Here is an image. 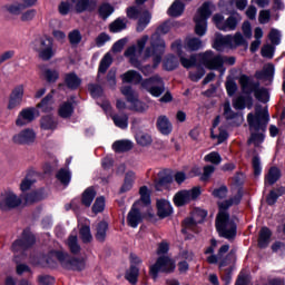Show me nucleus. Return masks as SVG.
<instances>
[{"instance_id": "1", "label": "nucleus", "mask_w": 285, "mask_h": 285, "mask_svg": "<svg viewBox=\"0 0 285 285\" xmlns=\"http://www.w3.org/2000/svg\"><path fill=\"white\" fill-rule=\"evenodd\" d=\"M247 122L250 132L247 144H254L257 147L264 142V134L266 132V126H268V111L256 108L255 114L249 112L247 115Z\"/></svg>"}, {"instance_id": "2", "label": "nucleus", "mask_w": 285, "mask_h": 285, "mask_svg": "<svg viewBox=\"0 0 285 285\" xmlns=\"http://www.w3.org/2000/svg\"><path fill=\"white\" fill-rule=\"evenodd\" d=\"M168 32H170V24L164 22L158 27L157 32L151 36V47L145 50V59L154 57V68H157L161 63V55H164V50L166 49V42L159 35H168Z\"/></svg>"}, {"instance_id": "3", "label": "nucleus", "mask_w": 285, "mask_h": 285, "mask_svg": "<svg viewBox=\"0 0 285 285\" xmlns=\"http://www.w3.org/2000/svg\"><path fill=\"white\" fill-rule=\"evenodd\" d=\"M216 229L220 237H225V239H235L237 235V225L230 220V215L226 212L218 213L216 217Z\"/></svg>"}, {"instance_id": "4", "label": "nucleus", "mask_w": 285, "mask_h": 285, "mask_svg": "<svg viewBox=\"0 0 285 285\" xmlns=\"http://www.w3.org/2000/svg\"><path fill=\"white\" fill-rule=\"evenodd\" d=\"M210 8H213V3L204 2L202 7L198 9L196 16L194 17V21L196 23L195 33L198 37H204V35H206V30L208 28L207 21L210 14H213V11L210 10Z\"/></svg>"}, {"instance_id": "5", "label": "nucleus", "mask_w": 285, "mask_h": 285, "mask_svg": "<svg viewBox=\"0 0 285 285\" xmlns=\"http://www.w3.org/2000/svg\"><path fill=\"white\" fill-rule=\"evenodd\" d=\"M244 43H246L244 36H242L239 32H236L234 36H218L215 39L214 48L218 52H224L225 48H237L239 46H244Z\"/></svg>"}, {"instance_id": "6", "label": "nucleus", "mask_w": 285, "mask_h": 285, "mask_svg": "<svg viewBox=\"0 0 285 285\" xmlns=\"http://www.w3.org/2000/svg\"><path fill=\"white\" fill-rule=\"evenodd\" d=\"M230 246L229 245H223L219 249L217 255L213 254L209 257H207L208 264H217L219 262V268L222 273V279L226 282V284L230 283V269L226 268L223 269L225 266H228V261L227 258H224V255L228 253Z\"/></svg>"}, {"instance_id": "7", "label": "nucleus", "mask_w": 285, "mask_h": 285, "mask_svg": "<svg viewBox=\"0 0 285 285\" xmlns=\"http://www.w3.org/2000/svg\"><path fill=\"white\" fill-rule=\"evenodd\" d=\"M213 21L218 30L233 32V30H237V26L242 21V16L239 13H233L225 20L222 13H216L213 17Z\"/></svg>"}, {"instance_id": "8", "label": "nucleus", "mask_w": 285, "mask_h": 285, "mask_svg": "<svg viewBox=\"0 0 285 285\" xmlns=\"http://www.w3.org/2000/svg\"><path fill=\"white\" fill-rule=\"evenodd\" d=\"M36 50L39 59L42 61H50V59L57 55V49H55V40L48 36H45L37 41Z\"/></svg>"}, {"instance_id": "9", "label": "nucleus", "mask_w": 285, "mask_h": 285, "mask_svg": "<svg viewBox=\"0 0 285 285\" xmlns=\"http://www.w3.org/2000/svg\"><path fill=\"white\" fill-rule=\"evenodd\" d=\"M175 271V262L166 256H159L154 265L150 266L149 274L156 279L159 273H173Z\"/></svg>"}, {"instance_id": "10", "label": "nucleus", "mask_w": 285, "mask_h": 285, "mask_svg": "<svg viewBox=\"0 0 285 285\" xmlns=\"http://www.w3.org/2000/svg\"><path fill=\"white\" fill-rule=\"evenodd\" d=\"M200 63L208 68V70H219L224 67V57L222 55H215L213 51H206L198 56Z\"/></svg>"}, {"instance_id": "11", "label": "nucleus", "mask_w": 285, "mask_h": 285, "mask_svg": "<svg viewBox=\"0 0 285 285\" xmlns=\"http://www.w3.org/2000/svg\"><path fill=\"white\" fill-rule=\"evenodd\" d=\"M141 87L150 92L153 97H161L166 92V87L164 86V80L159 76H154L141 82Z\"/></svg>"}, {"instance_id": "12", "label": "nucleus", "mask_w": 285, "mask_h": 285, "mask_svg": "<svg viewBox=\"0 0 285 285\" xmlns=\"http://www.w3.org/2000/svg\"><path fill=\"white\" fill-rule=\"evenodd\" d=\"M62 268L67 271H83L86 269V259L83 257L77 258L68 254H58Z\"/></svg>"}, {"instance_id": "13", "label": "nucleus", "mask_w": 285, "mask_h": 285, "mask_svg": "<svg viewBox=\"0 0 285 285\" xmlns=\"http://www.w3.org/2000/svg\"><path fill=\"white\" fill-rule=\"evenodd\" d=\"M200 195L202 189L199 187H194L190 190H180L174 196V204L176 206H186V204L197 199Z\"/></svg>"}, {"instance_id": "14", "label": "nucleus", "mask_w": 285, "mask_h": 285, "mask_svg": "<svg viewBox=\"0 0 285 285\" xmlns=\"http://www.w3.org/2000/svg\"><path fill=\"white\" fill-rule=\"evenodd\" d=\"M35 245V235L30 232H23L22 233V238L16 240L11 248L13 253H21L23 250H28L30 246Z\"/></svg>"}, {"instance_id": "15", "label": "nucleus", "mask_w": 285, "mask_h": 285, "mask_svg": "<svg viewBox=\"0 0 285 285\" xmlns=\"http://www.w3.org/2000/svg\"><path fill=\"white\" fill-rule=\"evenodd\" d=\"M171 50L178 55L184 68H193V66L197 63V55H191L189 58L184 57V52L181 51V40L174 41L171 43Z\"/></svg>"}, {"instance_id": "16", "label": "nucleus", "mask_w": 285, "mask_h": 285, "mask_svg": "<svg viewBox=\"0 0 285 285\" xmlns=\"http://www.w3.org/2000/svg\"><path fill=\"white\" fill-rule=\"evenodd\" d=\"M21 206V198L12 191L6 193L0 199V210H12Z\"/></svg>"}, {"instance_id": "17", "label": "nucleus", "mask_w": 285, "mask_h": 285, "mask_svg": "<svg viewBox=\"0 0 285 285\" xmlns=\"http://www.w3.org/2000/svg\"><path fill=\"white\" fill-rule=\"evenodd\" d=\"M71 3L78 14L97 10V0H71Z\"/></svg>"}, {"instance_id": "18", "label": "nucleus", "mask_w": 285, "mask_h": 285, "mask_svg": "<svg viewBox=\"0 0 285 285\" xmlns=\"http://www.w3.org/2000/svg\"><path fill=\"white\" fill-rule=\"evenodd\" d=\"M81 86V78L75 72H69L65 75V83H59V90H66V87L69 90H77Z\"/></svg>"}, {"instance_id": "19", "label": "nucleus", "mask_w": 285, "mask_h": 285, "mask_svg": "<svg viewBox=\"0 0 285 285\" xmlns=\"http://www.w3.org/2000/svg\"><path fill=\"white\" fill-rule=\"evenodd\" d=\"M196 214L199 215L200 219L197 220L195 218H186L183 222L181 233H188V230H193L195 233L197 229V225L202 224L208 215V213H206V210H198V212H196Z\"/></svg>"}, {"instance_id": "20", "label": "nucleus", "mask_w": 285, "mask_h": 285, "mask_svg": "<svg viewBox=\"0 0 285 285\" xmlns=\"http://www.w3.org/2000/svg\"><path fill=\"white\" fill-rule=\"evenodd\" d=\"M239 83L245 95H253V92H255L259 86V82L253 80L246 75L240 76Z\"/></svg>"}, {"instance_id": "21", "label": "nucleus", "mask_w": 285, "mask_h": 285, "mask_svg": "<svg viewBox=\"0 0 285 285\" xmlns=\"http://www.w3.org/2000/svg\"><path fill=\"white\" fill-rule=\"evenodd\" d=\"M121 94L126 96L127 101L134 106L135 110H141V101H139V96L132 90V87H122Z\"/></svg>"}, {"instance_id": "22", "label": "nucleus", "mask_w": 285, "mask_h": 285, "mask_svg": "<svg viewBox=\"0 0 285 285\" xmlns=\"http://www.w3.org/2000/svg\"><path fill=\"white\" fill-rule=\"evenodd\" d=\"M37 139V134L32 129H24L13 136L14 144H32Z\"/></svg>"}, {"instance_id": "23", "label": "nucleus", "mask_w": 285, "mask_h": 285, "mask_svg": "<svg viewBox=\"0 0 285 285\" xmlns=\"http://www.w3.org/2000/svg\"><path fill=\"white\" fill-rule=\"evenodd\" d=\"M141 222H144V216H141V212L137 209L134 204L127 215L128 226H130L131 228H137L139 224H141Z\"/></svg>"}, {"instance_id": "24", "label": "nucleus", "mask_w": 285, "mask_h": 285, "mask_svg": "<svg viewBox=\"0 0 285 285\" xmlns=\"http://www.w3.org/2000/svg\"><path fill=\"white\" fill-rule=\"evenodd\" d=\"M23 99V87L19 86L11 92L10 100L8 108L9 110H12L13 108H17V106H21V101Z\"/></svg>"}, {"instance_id": "25", "label": "nucleus", "mask_w": 285, "mask_h": 285, "mask_svg": "<svg viewBox=\"0 0 285 285\" xmlns=\"http://www.w3.org/2000/svg\"><path fill=\"white\" fill-rule=\"evenodd\" d=\"M31 121H35V108L23 109L17 120L16 124L18 126H26L27 124H30Z\"/></svg>"}, {"instance_id": "26", "label": "nucleus", "mask_w": 285, "mask_h": 285, "mask_svg": "<svg viewBox=\"0 0 285 285\" xmlns=\"http://www.w3.org/2000/svg\"><path fill=\"white\" fill-rule=\"evenodd\" d=\"M156 126L161 135H170L173 132V124L167 116H159Z\"/></svg>"}, {"instance_id": "27", "label": "nucleus", "mask_w": 285, "mask_h": 285, "mask_svg": "<svg viewBox=\"0 0 285 285\" xmlns=\"http://www.w3.org/2000/svg\"><path fill=\"white\" fill-rule=\"evenodd\" d=\"M157 215L160 219H166L173 215V207L168 200H158L157 202Z\"/></svg>"}, {"instance_id": "28", "label": "nucleus", "mask_w": 285, "mask_h": 285, "mask_svg": "<svg viewBox=\"0 0 285 285\" xmlns=\"http://www.w3.org/2000/svg\"><path fill=\"white\" fill-rule=\"evenodd\" d=\"M240 202H242V191L238 190V193L234 197L218 203V208H219L218 213H226V210H228L230 206H237V204H239Z\"/></svg>"}, {"instance_id": "29", "label": "nucleus", "mask_w": 285, "mask_h": 285, "mask_svg": "<svg viewBox=\"0 0 285 285\" xmlns=\"http://www.w3.org/2000/svg\"><path fill=\"white\" fill-rule=\"evenodd\" d=\"M58 115L61 119H70L75 115V106L70 101H63L58 107Z\"/></svg>"}, {"instance_id": "30", "label": "nucleus", "mask_w": 285, "mask_h": 285, "mask_svg": "<svg viewBox=\"0 0 285 285\" xmlns=\"http://www.w3.org/2000/svg\"><path fill=\"white\" fill-rule=\"evenodd\" d=\"M95 197H97V190H95V187H88L81 195L82 206L90 208L92 202H95Z\"/></svg>"}, {"instance_id": "31", "label": "nucleus", "mask_w": 285, "mask_h": 285, "mask_svg": "<svg viewBox=\"0 0 285 285\" xmlns=\"http://www.w3.org/2000/svg\"><path fill=\"white\" fill-rule=\"evenodd\" d=\"M273 233L268 227H263L259 232L258 236V247L259 248H267L268 245L271 244V237Z\"/></svg>"}, {"instance_id": "32", "label": "nucleus", "mask_w": 285, "mask_h": 285, "mask_svg": "<svg viewBox=\"0 0 285 285\" xmlns=\"http://www.w3.org/2000/svg\"><path fill=\"white\" fill-rule=\"evenodd\" d=\"M173 183V176L166 173H159L158 179L155 180V188L156 190H164L168 184Z\"/></svg>"}, {"instance_id": "33", "label": "nucleus", "mask_w": 285, "mask_h": 285, "mask_svg": "<svg viewBox=\"0 0 285 285\" xmlns=\"http://www.w3.org/2000/svg\"><path fill=\"white\" fill-rule=\"evenodd\" d=\"M275 73V66L272 63L265 65L263 70L256 71L255 77L256 79H273V75Z\"/></svg>"}, {"instance_id": "34", "label": "nucleus", "mask_w": 285, "mask_h": 285, "mask_svg": "<svg viewBox=\"0 0 285 285\" xmlns=\"http://www.w3.org/2000/svg\"><path fill=\"white\" fill-rule=\"evenodd\" d=\"M108 233V224L104 220L99 222L96 225V239L97 242L104 243L106 242V235Z\"/></svg>"}, {"instance_id": "35", "label": "nucleus", "mask_w": 285, "mask_h": 285, "mask_svg": "<svg viewBox=\"0 0 285 285\" xmlns=\"http://www.w3.org/2000/svg\"><path fill=\"white\" fill-rule=\"evenodd\" d=\"M203 42L199 38H186L185 40V50L189 52H197V50H202Z\"/></svg>"}, {"instance_id": "36", "label": "nucleus", "mask_w": 285, "mask_h": 285, "mask_svg": "<svg viewBox=\"0 0 285 285\" xmlns=\"http://www.w3.org/2000/svg\"><path fill=\"white\" fill-rule=\"evenodd\" d=\"M279 177H282L279 169L277 167H272L265 176V184L273 186V184H277Z\"/></svg>"}, {"instance_id": "37", "label": "nucleus", "mask_w": 285, "mask_h": 285, "mask_svg": "<svg viewBox=\"0 0 285 285\" xmlns=\"http://www.w3.org/2000/svg\"><path fill=\"white\" fill-rule=\"evenodd\" d=\"M115 153H128L132 150V141L130 140H118L112 144Z\"/></svg>"}, {"instance_id": "38", "label": "nucleus", "mask_w": 285, "mask_h": 285, "mask_svg": "<svg viewBox=\"0 0 285 285\" xmlns=\"http://www.w3.org/2000/svg\"><path fill=\"white\" fill-rule=\"evenodd\" d=\"M150 19H153V16L150 14L149 11H144L140 16V18L138 19V24H137V32H144V30H146V27L148 26V23H150Z\"/></svg>"}, {"instance_id": "39", "label": "nucleus", "mask_w": 285, "mask_h": 285, "mask_svg": "<svg viewBox=\"0 0 285 285\" xmlns=\"http://www.w3.org/2000/svg\"><path fill=\"white\" fill-rule=\"evenodd\" d=\"M58 255H66V253L53 250L47 256L46 262L49 268H57L58 262L61 264V258H59Z\"/></svg>"}, {"instance_id": "40", "label": "nucleus", "mask_w": 285, "mask_h": 285, "mask_svg": "<svg viewBox=\"0 0 285 285\" xmlns=\"http://www.w3.org/2000/svg\"><path fill=\"white\" fill-rule=\"evenodd\" d=\"M52 94H48L38 105L37 108H40L42 112H52Z\"/></svg>"}, {"instance_id": "41", "label": "nucleus", "mask_w": 285, "mask_h": 285, "mask_svg": "<svg viewBox=\"0 0 285 285\" xmlns=\"http://www.w3.org/2000/svg\"><path fill=\"white\" fill-rule=\"evenodd\" d=\"M115 126L126 130L128 128V115L126 114H115L111 116Z\"/></svg>"}, {"instance_id": "42", "label": "nucleus", "mask_w": 285, "mask_h": 285, "mask_svg": "<svg viewBox=\"0 0 285 285\" xmlns=\"http://www.w3.org/2000/svg\"><path fill=\"white\" fill-rule=\"evenodd\" d=\"M132 184H135V173L128 171L125 175V180H124L122 186L120 187V193H128V190H131Z\"/></svg>"}, {"instance_id": "43", "label": "nucleus", "mask_w": 285, "mask_h": 285, "mask_svg": "<svg viewBox=\"0 0 285 285\" xmlns=\"http://www.w3.org/2000/svg\"><path fill=\"white\" fill-rule=\"evenodd\" d=\"M223 108H224L223 116L225 117V119H227V121H230V119H240V121H242V119H243L242 116H239L238 112L233 111V108H230L229 101H226L223 105Z\"/></svg>"}, {"instance_id": "44", "label": "nucleus", "mask_w": 285, "mask_h": 285, "mask_svg": "<svg viewBox=\"0 0 285 285\" xmlns=\"http://www.w3.org/2000/svg\"><path fill=\"white\" fill-rule=\"evenodd\" d=\"M128 26V19L118 18L110 24V32H121V30H126Z\"/></svg>"}, {"instance_id": "45", "label": "nucleus", "mask_w": 285, "mask_h": 285, "mask_svg": "<svg viewBox=\"0 0 285 285\" xmlns=\"http://www.w3.org/2000/svg\"><path fill=\"white\" fill-rule=\"evenodd\" d=\"M125 278L132 285L137 284V279L139 278V267L130 265L129 269L126 272Z\"/></svg>"}, {"instance_id": "46", "label": "nucleus", "mask_w": 285, "mask_h": 285, "mask_svg": "<svg viewBox=\"0 0 285 285\" xmlns=\"http://www.w3.org/2000/svg\"><path fill=\"white\" fill-rule=\"evenodd\" d=\"M40 126L42 130H55V128H57V122L52 116H43L40 119Z\"/></svg>"}, {"instance_id": "47", "label": "nucleus", "mask_w": 285, "mask_h": 285, "mask_svg": "<svg viewBox=\"0 0 285 285\" xmlns=\"http://www.w3.org/2000/svg\"><path fill=\"white\" fill-rule=\"evenodd\" d=\"M79 236L82 244H90V242H92V233L90 232V226L82 225L79 229Z\"/></svg>"}, {"instance_id": "48", "label": "nucleus", "mask_w": 285, "mask_h": 285, "mask_svg": "<svg viewBox=\"0 0 285 285\" xmlns=\"http://www.w3.org/2000/svg\"><path fill=\"white\" fill-rule=\"evenodd\" d=\"M122 80L126 83H139L141 81V75L135 70H129L124 75Z\"/></svg>"}, {"instance_id": "49", "label": "nucleus", "mask_w": 285, "mask_h": 285, "mask_svg": "<svg viewBox=\"0 0 285 285\" xmlns=\"http://www.w3.org/2000/svg\"><path fill=\"white\" fill-rule=\"evenodd\" d=\"M67 244L70 253H72L73 255H77L81 252V246H79V239L76 235L69 236Z\"/></svg>"}, {"instance_id": "50", "label": "nucleus", "mask_w": 285, "mask_h": 285, "mask_svg": "<svg viewBox=\"0 0 285 285\" xmlns=\"http://www.w3.org/2000/svg\"><path fill=\"white\" fill-rule=\"evenodd\" d=\"M254 97L258 101H262V104H268V89L258 86V88L254 91Z\"/></svg>"}, {"instance_id": "51", "label": "nucleus", "mask_w": 285, "mask_h": 285, "mask_svg": "<svg viewBox=\"0 0 285 285\" xmlns=\"http://www.w3.org/2000/svg\"><path fill=\"white\" fill-rule=\"evenodd\" d=\"M136 141L139 146H150L153 144V137L144 131H138L136 134Z\"/></svg>"}, {"instance_id": "52", "label": "nucleus", "mask_w": 285, "mask_h": 285, "mask_svg": "<svg viewBox=\"0 0 285 285\" xmlns=\"http://www.w3.org/2000/svg\"><path fill=\"white\" fill-rule=\"evenodd\" d=\"M9 14H13L16 17H19L21 12H23V4L22 3H11L3 7Z\"/></svg>"}, {"instance_id": "53", "label": "nucleus", "mask_w": 285, "mask_h": 285, "mask_svg": "<svg viewBox=\"0 0 285 285\" xmlns=\"http://www.w3.org/2000/svg\"><path fill=\"white\" fill-rule=\"evenodd\" d=\"M135 52H137V48L135 46H131L125 51V57H128L134 68H139V60H137V58L135 57Z\"/></svg>"}, {"instance_id": "54", "label": "nucleus", "mask_w": 285, "mask_h": 285, "mask_svg": "<svg viewBox=\"0 0 285 285\" xmlns=\"http://www.w3.org/2000/svg\"><path fill=\"white\" fill-rule=\"evenodd\" d=\"M43 199V194L41 191H31L24 196L26 204H37Z\"/></svg>"}, {"instance_id": "55", "label": "nucleus", "mask_w": 285, "mask_h": 285, "mask_svg": "<svg viewBox=\"0 0 285 285\" xmlns=\"http://www.w3.org/2000/svg\"><path fill=\"white\" fill-rule=\"evenodd\" d=\"M112 65V57L110 56V53H106L105 57L101 59L100 65H99V72H101L102 75L106 72V70H108V68H110V66Z\"/></svg>"}, {"instance_id": "56", "label": "nucleus", "mask_w": 285, "mask_h": 285, "mask_svg": "<svg viewBox=\"0 0 285 285\" xmlns=\"http://www.w3.org/2000/svg\"><path fill=\"white\" fill-rule=\"evenodd\" d=\"M104 208H106V199L100 196L95 200V204L92 206V213H95V215L104 213Z\"/></svg>"}, {"instance_id": "57", "label": "nucleus", "mask_w": 285, "mask_h": 285, "mask_svg": "<svg viewBox=\"0 0 285 285\" xmlns=\"http://www.w3.org/2000/svg\"><path fill=\"white\" fill-rule=\"evenodd\" d=\"M205 161L214 164V166H219L222 164V156H219V153L213 151L205 156Z\"/></svg>"}, {"instance_id": "58", "label": "nucleus", "mask_w": 285, "mask_h": 285, "mask_svg": "<svg viewBox=\"0 0 285 285\" xmlns=\"http://www.w3.org/2000/svg\"><path fill=\"white\" fill-rule=\"evenodd\" d=\"M57 179L61 181L63 186H68V184H70V171L60 169L57 174Z\"/></svg>"}, {"instance_id": "59", "label": "nucleus", "mask_w": 285, "mask_h": 285, "mask_svg": "<svg viewBox=\"0 0 285 285\" xmlns=\"http://www.w3.org/2000/svg\"><path fill=\"white\" fill-rule=\"evenodd\" d=\"M45 77L49 83H55V81L59 79V71L55 69H47L45 70Z\"/></svg>"}, {"instance_id": "60", "label": "nucleus", "mask_w": 285, "mask_h": 285, "mask_svg": "<svg viewBox=\"0 0 285 285\" xmlns=\"http://www.w3.org/2000/svg\"><path fill=\"white\" fill-rule=\"evenodd\" d=\"M139 195L142 204L148 206V204H150V191L148 190V187L147 186L140 187Z\"/></svg>"}, {"instance_id": "61", "label": "nucleus", "mask_w": 285, "mask_h": 285, "mask_svg": "<svg viewBox=\"0 0 285 285\" xmlns=\"http://www.w3.org/2000/svg\"><path fill=\"white\" fill-rule=\"evenodd\" d=\"M112 12H115V9L108 3H105L99 8V14L102 19H108V16L112 14Z\"/></svg>"}, {"instance_id": "62", "label": "nucleus", "mask_w": 285, "mask_h": 285, "mask_svg": "<svg viewBox=\"0 0 285 285\" xmlns=\"http://www.w3.org/2000/svg\"><path fill=\"white\" fill-rule=\"evenodd\" d=\"M68 39L71 46H77L81 43V32H79V30H73L69 32Z\"/></svg>"}, {"instance_id": "63", "label": "nucleus", "mask_w": 285, "mask_h": 285, "mask_svg": "<svg viewBox=\"0 0 285 285\" xmlns=\"http://www.w3.org/2000/svg\"><path fill=\"white\" fill-rule=\"evenodd\" d=\"M205 75L206 70L204 69V67H198L196 71L189 72V79L191 81H199V79H202V77H204Z\"/></svg>"}, {"instance_id": "64", "label": "nucleus", "mask_w": 285, "mask_h": 285, "mask_svg": "<svg viewBox=\"0 0 285 285\" xmlns=\"http://www.w3.org/2000/svg\"><path fill=\"white\" fill-rule=\"evenodd\" d=\"M127 17L128 19H134V20H137L139 19V14H141V10L139 9V7H128L127 10Z\"/></svg>"}]
</instances>
